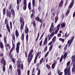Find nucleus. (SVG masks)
I'll return each instance as SVG.
<instances>
[{
    "label": "nucleus",
    "mask_w": 75,
    "mask_h": 75,
    "mask_svg": "<svg viewBox=\"0 0 75 75\" xmlns=\"http://www.w3.org/2000/svg\"><path fill=\"white\" fill-rule=\"evenodd\" d=\"M70 62H68L67 64V67L64 70L65 75H71V71H70Z\"/></svg>",
    "instance_id": "1"
},
{
    "label": "nucleus",
    "mask_w": 75,
    "mask_h": 75,
    "mask_svg": "<svg viewBox=\"0 0 75 75\" xmlns=\"http://www.w3.org/2000/svg\"><path fill=\"white\" fill-rule=\"evenodd\" d=\"M33 52H34L33 49H31L28 55V65L30 64V62H31V60H32V59H33V55L32 54H33Z\"/></svg>",
    "instance_id": "2"
},
{
    "label": "nucleus",
    "mask_w": 75,
    "mask_h": 75,
    "mask_svg": "<svg viewBox=\"0 0 75 75\" xmlns=\"http://www.w3.org/2000/svg\"><path fill=\"white\" fill-rule=\"evenodd\" d=\"M5 24H6V27L7 29L9 32V33H10V27L8 26V21L7 20V19L6 18L5 20Z\"/></svg>",
    "instance_id": "3"
},
{
    "label": "nucleus",
    "mask_w": 75,
    "mask_h": 75,
    "mask_svg": "<svg viewBox=\"0 0 75 75\" xmlns=\"http://www.w3.org/2000/svg\"><path fill=\"white\" fill-rule=\"evenodd\" d=\"M4 43L6 44L5 47H6L7 48H8L9 50H10V48H11V47H10V45H9V44H7V40H6V37H4Z\"/></svg>",
    "instance_id": "4"
},
{
    "label": "nucleus",
    "mask_w": 75,
    "mask_h": 75,
    "mask_svg": "<svg viewBox=\"0 0 75 75\" xmlns=\"http://www.w3.org/2000/svg\"><path fill=\"white\" fill-rule=\"evenodd\" d=\"M20 42H18L16 44V50L17 54L19 53V49H20Z\"/></svg>",
    "instance_id": "5"
},
{
    "label": "nucleus",
    "mask_w": 75,
    "mask_h": 75,
    "mask_svg": "<svg viewBox=\"0 0 75 75\" xmlns=\"http://www.w3.org/2000/svg\"><path fill=\"white\" fill-rule=\"evenodd\" d=\"M60 25H61L60 24V23H59L57 26L56 27V29L55 30V31L54 33V34H57L58 33V31L59 30V27H60Z\"/></svg>",
    "instance_id": "6"
},
{
    "label": "nucleus",
    "mask_w": 75,
    "mask_h": 75,
    "mask_svg": "<svg viewBox=\"0 0 75 75\" xmlns=\"http://www.w3.org/2000/svg\"><path fill=\"white\" fill-rule=\"evenodd\" d=\"M72 63H74L73 65V68H75V56L74 55L72 56Z\"/></svg>",
    "instance_id": "7"
},
{
    "label": "nucleus",
    "mask_w": 75,
    "mask_h": 75,
    "mask_svg": "<svg viewBox=\"0 0 75 75\" xmlns=\"http://www.w3.org/2000/svg\"><path fill=\"white\" fill-rule=\"evenodd\" d=\"M27 8V1L26 0H24L23 2V10H26Z\"/></svg>",
    "instance_id": "8"
},
{
    "label": "nucleus",
    "mask_w": 75,
    "mask_h": 75,
    "mask_svg": "<svg viewBox=\"0 0 75 75\" xmlns=\"http://www.w3.org/2000/svg\"><path fill=\"white\" fill-rule=\"evenodd\" d=\"M74 36L72 37L71 38L70 41V40H69L68 41L67 43H69V44L68 45V47H69L70 46V45H71V43L72 42V41L73 40H74Z\"/></svg>",
    "instance_id": "9"
},
{
    "label": "nucleus",
    "mask_w": 75,
    "mask_h": 75,
    "mask_svg": "<svg viewBox=\"0 0 75 75\" xmlns=\"http://www.w3.org/2000/svg\"><path fill=\"white\" fill-rule=\"evenodd\" d=\"M6 16L7 17H8L9 18H11V13L8 11V10L6 11Z\"/></svg>",
    "instance_id": "10"
},
{
    "label": "nucleus",
    "mask_w": 75,
    "mask_h": 75,
    "mask_svg": "<svg viewBox=\"0 0 75 75\" xmlns=\"http://www.w3.org/2000/svg\"><path fill=\"white\" fill-rule=\"evenodd\" d=\"M41 52H38L37 55L35 57V58L34 60V63H35L36 62V60L37 59V57H38L39 55H41Z\"/></svg>",
    "instance_id": "11"
},
{
    "label": "nucleus",
    "mask_w": 75,
    "mask_h": 75,
    "mask_svg": "<svg viewBox=\"0 0 75 75\" xmlns=\"http://www.w3.org/2000/svg\"><path fill=\"white\" fill-rule=\"evenodd\" d=\"M20 21L21 23V24H23L24 25V19L23 18L21 17L20 18Z\"/></svg>",
    "instance_id": "12"
},
{
    "label": "nucleus",
    "mask_w": 75,
    "mask_h": 75,
    "mask_svg": "<svg viewBox=\"0 0 75 75\" xmlns=\"http://www.w3.org/2000/svg\"><path fill=\"white\" fill-rule=\"evenodd\" d=\"M11 12L13 17H15V13L14 12V10L13 8H12L11 9Z\"/></svg>",
    "instance_id": "13"
},
{
    "label": "nucleus",
    "mask_w": 75,
    "mask_h": 75,
    "mask_svg": "<svg viewBox=\"0 0 75 75\" xmlns=\"http://www.w3.org/2000/svg\"><path fill=\"white\" fill-rule=\"evenodd\" d=\"M72 1L70 4L69 6V8H71L72 6H73V4H74V0H71Z\"/></svg>",
    "instance_id": "14"
},
{
    "label": "nucleus",
    "mask_w": 75,
    "mask_h": 75,
    "mask_svg": "<svg viewBox=\"0 0 75 75\" xmlns=\"http://www.w3.org/2000/svg\"><path fill=\"white\" fill-rule=\"evenodd\" d=\"M47 41L48 38L47 37L45 38L44 41L43 45H46V44L47 43Z\"/></svg>",
    "instance_id": "15"
},
{
    "label": "nucleus",
    "mask_w": 75,
    "mask_h": 75,
    "mask_svg": "<svg viewBox=\"0 0 75 75\" xmlns=\"http://www.w3.org/2000/svg\"><path fill=\"white\" fill-rule=\"evenodd\" d=\"M57 61L55 60L54 61V63L52 64V69H54L55 66V65H56V64L57 63Z\"/></svg>",
    "instance_id": "16"
},
{
    "label": "nucleus",
    "mask_w": 75,
    "mask_h": 75,
    "mask_svg": "<svg viewBox=\"0 0 75 75\" xmlns=\"http://www.w3.org/2000/svg\"><path fill=\"white\" fill-rule=\"evenodd\" d=\"M12 45H13V47H12V48L11 49L10 52V54H11L12 52H13V50H14V44L13 43V40H12Z\"/></svg>",
    "instance_id": "17"
},
{
    "label": "nucleus",
    "mask_w": 75,
    "mask_h": 75,
    "mask_svg": "<svg viewBox=\"0 0 75 75\" xmlns=\"http://www.w3.org/2000/svg\"><path fill=\"white\" fill-rule=\"evenodd\" d=\"M4 65L3 67V72L5 71V69H6V67H5V65H6V61L5 60L4 61Z\"/></svg>",
    "instance_id": "18"
},
{
    "label": "nucleus",
    "mask_w": 75,
    "mask_h": 75,
    "mask_svg": "<svg viewBox=\"0 0 75 75\" xmlns=\"http://www.w3.org/2000/svg\"><path fill=\"white\" fill-rule=\"evenodd\" d=\"M64 0H61L60 2L59 3V7H62L63 6Z\"/></svg>",
    "instance_id": "19"
},
{
    "label": "nucleus",
    "mask_w": 75,
    "mask_h": 75,
    "mask_svg": "<svg viewBox=\"0 0 75 75\" xmlns=\"http://www.w3.org/2000/svg\"><path fill=\"white\" fill-rule=\"evenodd\" d=\"M15 35L16 37H18V35H19V33H18V30H16L15 31Z\"/></svg>",
    "instance_id": "20"
},
{
    "label": "nucleus",
    "mask_w": 75,
    "mask_h": 75,
    "mask_svg": "<svg viewBox=\"0 0 75 75\" xmlns=\"http://www.w3.org/2000/svg\"><path fill=\"white\" fill-rule=\"evenodd\" d=\"M21 38V40H22V41L24 40V33H22Z\"/></svg>",
    "instance_id": "21"
},
{
    "label": "nucleus",
    "mask_w": 75,
    "mask_h": 75,
    "mask_svg": "<svg viewBox=\"0 0 75 75\" xmlns=\"http://www.w3.org/2000/svg\"><path fill=\"white\" fill-rule=\"evenodd\" d=\"M58 13L57 14V16L55 18V21L54 22L55 23H57V21H58Z\"/></svg>",
    "instance_id": "22"
},
{
    "label": "nucleus",
    "mask_w": 75,
    "mask_h": 75,
    "mask_svg": "<svg viewBox=\"0 0 75 75\" xmlns=\"http://www.w3.org/2000/svg\"><path fill=\"white\" fill-rule=\"evenodd\" d=\"M11 36L12 37V38L13 39L14 41V42H15V35L14 33H13L11 35Z\"/></svg>",
    "instance_id": "23"
},
{
    "label": "nucleus",
    "mask_w": 75,
    "mask_h": 75,
    "mask_svg": "<svg viewBox=\"0 0 75 75\" xmlns=\"http://www.w3.org/2000/svg\"><path fill=\"white\" fill-rule=\"evenodd\" d=\"M17 62H18L17 67L18 68H20L21 67V65L20 63V62H18V61H17Z\"/></svg>",
    "instance_id": "24"
},
{
    "label": "nucleus",
    "mask_w": 75,
    "mask_h": 75,
    "mask_svg": "<svg viewBox=\"0 0 75 75\" xmlns=\"http://www.w3.org/2000/svg\"><path fill=\"white\" fill-rule=\"evenodd\" d=\"M17 71L18 72V75H21V71L20 69H17Z\"/></svg>",
    "instance_id": "25"
},
{
    "label": "nucleus",
    "mask_w": 75,
    "mask_h": 75,
    "mask_svg": "<svg viewBox=\"0 0 75 75\" xmlns=\"http://www.w3.org/2000/svg\"><path fill=\"white\" fill-rule=\"evenodd\" d=\"M66 25V23H63L62 24H61V26L63 28L64 27H65V25Z\"/></svg>",
    "instance_id": "26"
},
{
    "label": "nucleus",
    "mask_w": 75,
    "mask_h": 75,
    "mask_svg": "<svg viewBox=\"0 0 75 75\" xmlns=\"http://www.w3.org/2000/svg\"><path fill=\"white\" fill-rule=\"evenodd\" d=\"M25 32L26 34H27V33H28V28H27L26 29H25Z\"/></svg>",
    "instance_id": "27"
},
{
    "label": "nucleus",
    "mask_w": 75,
    "mask_h": 75,
    "mask_svg": "<svg viewBox=\"0 0 75 75\" xmlns=\"http://www.w3.org/2000/svg\"><path fill=\"white\" fill-rule=\"evenodd\" d=\"M28 8L29 10H31V3L29 2L28 4Z\"/></svg>",
    "instance_id": "28"
},
{
    "label": "nucleus",
    "mask_w": 75,
    "mask_h": 75,
    "mask_svg": "<svg viewBox=\"0 0 75 75\" xmlns=\"http://www.w3.org/2000/svg\"><path fill=\"white\" fill-rule=\"evenodd\" d=\"M39 36H40V32H38V34L37 37L35 40L36 42H37V40H38V38H39Z\"/></svg>",
    "instance_id": "29"
},
{
    "label": "nucleus",
    "mask_w": 75,
    "mask_h": 75,
    "mask_svg": "<svg viewBox=\"0 0 75 75\" xmlns=\"http://www.w3.org/2000/svg\"><path fill=\"white\" fill-rule=\"evenodd\" d=\"M21 24V30H22L23 29V27H24V25H23V24Z\"/></svg>",
    "instance_id": "30"
},
{
    "label": "nucleus",
    "mask_w": 75,
    "mask_h": 75,
    "mask_svg": "<svg viewBox=\"0 0 75 75\" xmlns=\"http://www.w3.org/2000/svg\"><path fill=\"white\" fill-rule=\"evenodd\" d=\"M0 46L1 48H3V43L1 42H0Z\"/></svg>",
    "instance_id": "31"
},
{
    "label": "nucleus",
    "mask_w": 75,
    "mask_h": 75,
    "mask_svg": "<svg viewBox=\"0 0 75 75\" xmlns=\"http://www.w3.org/2000/svg\"><path fill=\"white\" fill-rule=\"evenodd\" d=\"M3 14L4 16L6 14V8H4L3 9Z\"/></svg>",
    "instance_id": "32"
},
{
    "label": "nucleus",
    "mask_w": 75,
    "mask_h": 75,
    "mask_svg": "<svg viewBox=\"0 0 75 75\" xmlns=\"http://www.w3.org/2000/svg\"><path fill=\"white\" fill-rule=\"evenodd\" d=\"M69 11H70V9H69L68 11H67L66 13V16H68V15L69 13Z\"/></svg>",
    "instance_id": "33"
},
{
    "label": "nucleus",
    "mask_w": 75,
    "mask_h": 75,
    "mask_svg": "<svg viewBox=\"0 0 75 75\" xmlns=\"http://www.w3.org/2000/svg\"><path fill=\"white\" fill-rule=\"evenodd\" d=\"M67 53H65L64 54V59H65L66 58V57H67Z\"/></svg>",
    "instance_id": "34"
},
{
    "label": "nucleus",
    "mask_w": 75,
    "mask_h": 75,
    "mask_svg": "<svg viewBox=\"0 0 75 75\" xmlns=\"http://www.w3.org/2000/svg\"><path fill=\"white\" fill-rule=\"evenodd\" d=\"M26 42H28V34H27L26 35Z\"/></svg>",
    "instance_id": "35"
},
{
    "label": "nucleus",
    "mask_w": 75,
    "mask_h": 75,
    "mask_svg": "<svg viewBox=\"0 0 75 75\" xmlns=\"http://www.w3.org/2000/svg\"><path fill=\"white\" fill-rule=\"evenodd\" d=\"M52 47H53V45H51L50 46L49 48V51H51V50H52Z\"/></svg>",
    "instance_id": "36"
},
{
    "label": "nucleus",
    "mask_w": 75,
    "mask_h": 75,
    "mask_svg": "<svg viewBox=\"0 0 75 75\" xmlns=\"http://www.w3.org/2000/svg\"><path fill=\"white\" fill-rule=\"evenodd\" d=\"M32 3L33 7H34V6H35V0H33Z\"/></svg>",
    "instance_id": "37"
},
{
    "label": "nucleus",
    "mask_w": 75,
    "mask_h": 75,
    "mask_svg": "<svg viewBox=\"0 0 75 75\" xmlns=\"http://www.w3.org/2000/svg\"><path fill=\"white\" fill-rule=\"evenodd\" d=\"M56 40V37H54L52 39V41L53 42H55Z\"/></svg>",
    "instance_id": "38"
},
{
    "label": "nucleus",
    "mask_w": 75,
    "mask_h": 75,
    "mask_svg": "<svg viewBox=\"0 0 75 75\" xmlns=\"http://www.w3.org/2000/svg\"><path fill=\"white\" fill-rule=\"evenodd\" d=\"M54 32H53L50 34V36H51L52 37L54 35Z\"/></svg>",
    "instance_id": "39"
},
{
    "label": "nucleus",
    "mask_w": 75,
    "mask_h": 75,
    "mask_svg": "<svg viewBox=\"0 0 75 75\" xmlns=\"http://www.w3.org/2000/svg\"><path fill=\"white\" fill-rule=\"evenodd\" d=\"M35 20H37L38 21H39L40 20V18L38 17H37L35 18Z\"/></svg>",
    "instance_id": "40"
},
{
    "label": "nucleus",
    "mask_w": 75,
    "mask_h": 75,
    "mask_svg": "<svg viewBox=\"0 0 75 75\" xmlns=\"http://www.w3.org/2000/svg\"><path fill=\"white\" fill-rule=\"evenodd\" d=\"M50 28H51L52 29L54 28V23L53 22L52 23Z\"/></svg>",
    "instance_id": "41"
},
{
    "label": "nucleus",
    "mask_w": 75,
    "mask_h": 75,
    "mask_svg": "<svg viewBox=\"0 0 75 75\" xmlns=\"http://www.w3.org/2000/svg\"><path fill=\"white\" fill-rule=\"evenodd\" d=\"M69 34L67 35V32H66V33L65 34V37H68L69 36Z\"/></svg>",
    "instance_id": "42"
},
{
    "label": "nucleus",
    "mask_w": 75,
    "mask_h": 75,
    "mask_svg": "<svg viewBox=\"0 0 75 75\" xmlns=\"http://www.w3.org/2000/svg\"><path fill=\"white\" fill-rule=\"evenodd\" d=\"M59 41H62V42H64V39L61 38H59Z\"/></svg>",
    "instance_id": "43"
},
{
    "label": "nucleus",
    "mask_w": 75,
    "mask_h": 75,
    "mask_svg": "<svg viewBox=\"0 0 75 75\" xmlns=\"http://www.w3.org/2000/svg\"><path fill=\"white\" fill-rule=\"evenodd\" d=\"M10 27L11 29H12V22H10Z\"/></svg>",
    "instance_id": "44"
},
{
    "label": "nucleus",
    "mask_w": 75,
    "mask_h": 75,
    "mask_svg": "<svg viewBox=\"0 0 75 75\" xmlns=\"http://www.w3.org/2000/svg\"><path fill=\"white\" fill-rule=\"evenodd\" d=\"M44 33L42 34L40 38L39 39V40H41V38H42V37H43V36H44Z\"/></svg>",
    "instance_id": "45"
},
{
    "label": "nucleus",
    "mask_w": 75,
    "mask_h": 75,
    "mask_svg": "<svg viewBox=\"0 0 75 75\" xmlns=\"http://www.w3.org/2000/svg\"><path fill=\"white\" fill-rule=\"evenodd\" d=\"M43 60H44V59L43 58H42L40 61V64H41V63H42V61H43Z\"/></svg>",
    "instance_id": "46"
},
{
    "label": "nucleus",
    "mask_w": 75,
    "mask_h": 75,
    "mask_svg": "<svg viewBox=\"0 0 75 75\" xmlns=\"http://www.w3.org/2000/svg\"><path fill=\"white\" fill-rule=\"evenodd\" d=\"M46 66L47 67V68L48 69H50V65H48V64H46Z\"/></svg>",
    "instance_id": "47"
},
{
    "label": "nucleus",
    "mask_w": 75,
    "mask_h": 75,
    "mask_svg": "<svg viewBox=\"0 0 75 75\" xmlns=\"http://www.w3.org/2000/svg\"><path fill=\"white\" fill-rule=\"evenodd\" d=\"M53 30V29H52L51 28H50L49 30V32H50V33H51L52 31Z\"/></svg>",
    "instance_id": "48"
},
{
    "label": "nucleus",
    "mask_w": 75,
    "mask_h": 75,
    "mask_svg": "<svg viewBox=\"0 0 75 75\" xmlns=\"http://www.w3.org/2000/svg\"><path fill=\"white\" fill-rule=\"evenodd\" d=\"M72 72H74L75 71V68H72Z\"/></svg>",
    "instance_id": "49"
},
{
    "label": "nucleus",
    "mask_w": 75,
    "mask_h": 75,
    "mask_svg": "<svg viewBox=\"0 0 75 75\" xmlns=\"http://www.w3.org/2000/svg\"><path fill=\"white\" fill-rule=\"evenodd\" d=\"M67 46H68V44H67L65 46L64 49V50H66L67 48Z\"/></svg>",
    "instance_id": "50"
},
{
    "label": "nucleus",
    "mask_w": 75,
    "mask_h": 75,
    "mask_svg": "<svg viewBox=\"0 0 75 75\" xmlns=\"http://www.w3.org/2000/svg\"><path fill=\"white\" fill-rule=\"evenodd\" d=\"M12 8V5L11 4L10 5L9 7V10H10Z\"/></svg>",
    "instance_id": "51"
},
{
    "label": "nucleus",
    "mask_w": 75,
    "mask_h": 75,
    "mask_svg": "<svg viewBox=\"0 0 75 75\" xmlns=\"http://www.w3.org/2000/svg\"><path fill=\"white\" fill-rule=\"evenodd\" d=\"M40 75V69H39L38 71V75Z\"/></svg>",
    "instance_id": "52"
},
{
    "label": "nucleus",
    "mask_w": 75,
    "mask_h": 75,
    "mask_svg": "<svg viewBox=\"0 0 75 75\" xmlns=\"http://www.w3.org/2000/svg\"><path fill=\"white\" fill-rule=\"evenodd\" d=\"M61 36V34L59 33L57 34V37H60Z\"/></svg>",
    "instance_id": "53"
},
{
    "label": "nucleus",
    "mask_w": 75,
    "mask_h": 75,
    "mask_svg": "<svg viewBox=\"0 0 75 75\" xmlns=\"http://www.w3.org/2000/svg\"><path fill=\"white\" fill-rule=\"evenodd\" d=\"M42 40H41L40 42V47H41V45L42 44Z\"/></svg>",
    "instance_id": "54"
},
{
    "label": "nucleus",
    "mask_w": 75,
    "mask_h": 75,
    "mask_svg": "<svg viewBox=\"0 0 75 75\" xmlns=\"http://www.w3.org/2000/svg\"><path fill=\"white\" fill-rule=\"evenodd\" d=\"M51 38H52V37L50 35L49 37L48 38V41H50V40H51Z\"/></svg>",
    "instance_id": "55"
},
{
    "label": "nucleus",
    "mask_w": 75,
    "mask_h": 75,
    "mask_svg": "<svg viewBox=\"0 0 75 75\" xmlns=\"http://www.w3.org/2000/svg\"><path fill=\"white\" fill-rule=\"evenodd\" d=\"M33 24L34 26H35V22L34 21H33Z\"/></svg>",
    "instance_id": "56"
},
{
    "label": "nucleus",
    "mask_w": 75,
    "mask_h": 75,
    "mask_svg": "<svg viewBox=\"0 0 75 75\" xmlns=\"http://www.w3.org/2000/svg\"><path fill=\"white\" fill-rule=\"evenodd\" d=\"M47 46H46L44 49V51H45V52L46 51H47Z\"/></svg>",
    "instance_id": "57"
},
{
    "label": "nucleus",
    "mask_w": 75,
    "mask_h": 75,
    "mask_svg": "<svg viewBox=\"0 0 75 75\" xmlns=\"http://www.w3.org/2000/svg\"><path fill=\"white\" fill-rule=\"evenodd\" d=\"M21 69H23V64H21Z\"/></svg>",
    "instance_id": "58"
},
{
    "label": "nucleus",
    "mask_w": 75,
    "mask_h": 75,
    "mask_svg": "<svg viewBox=\"0 0 75 75\" xmlns=\"http://www.w3.org/2000/svg\"><path fill=\"white\" fill-rule=\"evenodd\" d=\"M9 69H12V66H11V64L9 65Z\"/></svg>",
    "instance_id": "59"
},
{
    "label": "nucleus",
    "mask_w": 75,
    "mask_h": 75,
    "mask_svg": "<svg viewBox=\"0 0 75 75\" xmlns=\"http://www.w3.org/2000/svg\"><path fill=\"white\" fill-rule=\"evenodd\" d=\"M18 4V6L17 7V10H19V4Z\"/></svg>",
    "instance_id": "60"
},
{
    "label": "nucleus",
    "mask_w": 75,
    "mask_h": 75,
    "mask_svg": "<svg viewBox=\"0 0 75 75\" xmlns=\"http://www.w3.org/2000/svg\"><path fill=\"white\" fill-rule=\"evenodd\" d=\"M38 21H39L40 23H42V20L41 19H39V20Z\"/></svg>",
    "instance_id": "61"
},
{
    "label": "nucleus",
    "mask_w": 75,
    "mask_h": 75,
    "mask_svg": "<svg viewBox=\"0 0 75 75\" xmlns=\"http://www.w3.org/2000/svg\"><path fill=\"white\" fill-rule=\"evenodd\" d=\"M25 57H27V52H25Z\"/></svg>",
    "instance_id": "62"
},
{
    "label": "nucleus",
    "mask_w": 75,
    "mask_h": 75,
    "mask_svg": "<svg viewBox=\"0 0 75 75\" xmlns=\"http://www.w3.org/2000/svg\"><path fill=\"white\" fill-rule=\"evenodd\" d=\"M30 74V70H28L27 71V75H29Z\"/></svg>",
    "instance_id": "63"
},
{
    "label": "nucleus",
    "mask_w": 75,
    "mask_h": 75,
    "mask_svg": "<svg viewBox=\"0 0 75 75\" xmlns=\"http://www.w3.org/2000/svg\"><path fill=\"white\" fill-rule=\"evenodd\" d=\"M73 17H74L75 16V12H74L73 14Z\"/></svg>",
    "instance_id": "64"
}]
</instances>
